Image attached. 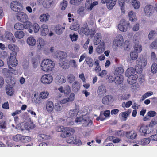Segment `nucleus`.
<instances>
[{"label": "nucleus", "instance_id": "nucleus-1", "mask_svg": "<svg viewBox=\"0 0 157 157\" xmlns=\"http://www.w3.org/2000/svg\"><path fill=\"white\" fill-rule=\"evenodd\" d=\"M91 27L89 26H88L86 24H84L83 27L80 29L78 31V33L82 35L83 34L86 35H90L91 37H93L95 33V24H94L93 20L91 21Z\"/></svg>", "mask_w": 157, "mask_h": 157}, {"label": "nucleus", "instance_id": "nucleus-2", "mask_svg": "<svg viewBox=\"0 0 157 157\" xmlns=\"http://www.w3.org/2000/svg\"><path fill=\"white\" fill-rule=\"evenodd\" d=\"M55 64L52 60L46 59L42 61L40 64L41 69L44 71H50L54 68Z\"/></svg>", "mask_w": 157, "mask_h": 157}, {"label": "nucleus", "instance_id": "nucleus-3", "mask_svg": "<svg viewBox=\"0 0 157 157\" xmlns=\"http://www.w3.org/2000/svg\"><path fill=\"white\" fill-rule=\"evenodd\" d=\"M38 93L36 90H31L30 97L32 103L35 105H39L41 102V99L38 96Z\"/></svg>", "mask_w": 157, "mask_h": 157}, {"label": "nucleus", "instance_id": "nucleus-4", "mask_svg": "<svg viewBox=\"0 0 157 157\" xmlns=\"http://www.w3.org/2000/svg\"><path fill=\"white\" fill-rule=\"evenodd\" d=\"M118 27L120 31L125 32L127 31L128 28L130 27V24L125 19H122L120 21Z\"/></svg>", "mask_w": 157, "mask_h": 157}, {"label": "nucleus", "instance_id": "nucleus-5", "mask_svg": "<svg viewBox=\"0 0 157 157\" xmlns=\"http://www.w3.org/2000/svg\"><path fill=\"white\" fill-rule=\"evenodd\" d=\"M63 132L61 134L60 136L62 137L65 138L72 136L74 134L75 130L74 128L70 127H65L64 128Z\"/></svg>", "mask_w": 157, "mask_h": 157}, {"label": "nucleus", "instance_id": "nucleus-6", "mask_svg": "<svg viewBox=\"0 0 157 157\" xmlns=\"http://www.w3.org/2000/svg\"><path fill=\"white\" fill-rule=\"evenodd\" d=\"M52 77L49 74H45L41 76L40 81L41 83L44 85H49L52 82Z\"/></svg>", "mask_w": 157, "mask_h": 157}, {"label": "nucleus", "instance_id": "nucleus-7", "mask_svg": "<svg viewBox=\"0 0 157 157\" xmlns=\"http://www.w3.org/2000/svg\"><path fill=\"white\" fill-rule=\"evenodd\" d=\"M11 9L16 12L21 11L23 9V6L20 3L16 1L12 2L10 4Z\"/></svg>", "mask_w": 157, "mask_h": 157}, {"label": "nucleus", "instance_id": "nucleus-8", "mask_svg": "<svg viewBox=\"0 0 157 157\" xmlns=\"http://www.w3.org/2000/svg\"><path fill=\"white\" fill-rule=\"evenodd\" d=\"M92 0H86L85 3V9L87 11H90L94 6L98 4V1L92 2Z\"/></svg>", "mask_w": 157, "mask_h": 157}, {"label": "nucleus", "instance_id": "nucleus-9", "mask_svg": "<svg viewBox=\"0 0 157 157\" xmlns=\"http://www.w3.org/2000/svg\"><path fill=\"white\" fill-rule=\"evenodd\" d=\"M16 17L17 20L22 22L24 23H29V22L27 21L28 19V17L23 12L18 13Z\"/></svg>", "mask_w": 157, "mask_h": 157}, {"label": "nucleus", "instance_id": "nucleus-10", "mask_svg": "<svg viewBox=\"0 0 157 157\" xmlns=\"http://www.w3.org/2000/svg\"><path fill=\"white\" fill-rule=\"evenodd\" d=\"M98 22L102 23V25L105 28H109L111 26L110 18L109 17L104 19L100 18L98 20Z\"/></svg>", "mask_w": 157, "mask_h": 157}, {"label": "nucleus", "instance_id": "nucleus-11", "mask_svg": "<svg viewBox=\"0 0 157 157\" xmlns=\"http://www.w3.org/2000/svg\"><path fill=\"white\" fill-rule=\"evenodd\" d=\"M79 112V107L78 105H76L75 108L71 109L66 114V116L68 118H72L75 117L78 114Z\"/></svg>", "mask_w": 157, "mask_h": 157}, {"label": "nucleus", "instance_id": "nucleus-12", "mask_svg": "<svg viewBox=\"0 0 157 157\" xmlns=\"http://www.w3.org/2000/svg\"><path fill=\"white\" fill-rule=\"evenodd\" d=\"M7 63L8 66H11L12 67H15L17 65L18 61L16 59L15 55L10 56L7 60Z\"/></svg>", "mask_w": 157, "mask_h": 157}, {"label": "nucleus", "instance_id": "nucleus-13", "mask_svg": "<svg viewBox=\"0 0 157 157\" xmlns=\"http://www.w3.org/2000/svg\"><path fill=\"white\" fill-rule=\"evenodd\" d=\"M123 37L121 35H118L114 39L113 42V45L117 47L121 46L123 43Z\"/></svg>", "mask_w": 157, "mask_h": 157}, {"label": "nucleus", "instance_id": "nucleus-14", "mask_svg": "<svg viewBox=\"0 0 157 157\" xmlns=\"http://www.w3.org/2000/svg\"><path fill=\"white\" fill-rule=\"evenodd\" d=\"M137 67H139L140 71H141V68L145 67L147 64V60L144 58L140 57L136 61Z\"/></svg>", "mask_w": 157, "mask_h": 157}, {"label": "nucleus", "instance_id": "nucleus-15", "mask_svg": "<svg viewBox=\"0 0 157 157\" xmlns=\"http://www.w3.org/2000/svg\"><path fill=\"white\" fill-rule=\"evenodd\" d=\"M125 136L127 139L130 140H134L137 137V132L134 130H131L125 132Z\"/></svg>", "mask_w": 157, "mask_h": 157}, {"label": "nucleus", "instance_id": "nucleus-16", "mask_svg": "<svg viewBox=\"0 0 157 157\" xmlns=\"http://www.w3.org/2000/svg\"><path fill=\"white\" fill-rule=\"evenodd\" d=\"M117 0H101L102 4H106L107 8L111 10L115 5Z\"/></svg>", "mask_w": 157, "mask_h": 157}, {"label": "nucleus", "instance_id": "nucleus-17", "mask_svg": "<svg viewBox=\"0 0 157 157\" xmlns=\"http://www.w3.org/2000/svg\"><path fill=\"white\" fill-rule=\"evenodd\" d=\"M154 12V7L151 5H146L144 8V12L145 15L147 16H150L152 15Z\"/></svg>", "mask_w": 157, "mask_h": 157}, {"label": "nucleus", "instance_id": "nucleus-18", "mask_svg": "<svg viewBox=\"0 0 157 157\" xmlns=\"http://www.w3.org/2000/svg\"><path fill=\"white\" fill-rule=\"evenodd\" d=\"M55 81L57 84L60 85L65 83L66 81L64 76L62 75H57L55 78Z\"/></svg>", "mask_w": 157, "mask_h": 157}, {"label": "nucleus", "instance_id": "nucleus-19", "mask_svg": "<svg viewBox=\"0 0 157 157\" xmlns=\"http://www.w3.org/2000/svg\"><path fill=\"white\" fill-rule=\"evenodd\" d=\"M139 132L142 135L146 136V135L149 134L150 132L149 131V128L147 125H142L139 129Z\"/></svg>", "mask_w": 157, "mask_h": 157}, {"label": "nucleus", "instance_id": "nucleus-20", "mask_svg": "<svg viewBox=\"0 0 157 157\" xmlns=\"http://www.w3.org/2000/svg\"><path fill=\"white\" fill-rule=\"evenodd\" d=\"M54 56L58 59H62L66 57L67 54L65 52L58 51L56 52Z\"/></svg>", "mask_w": 157, "mask_h": 157}, {"label": "nucleus", "instance_id": "nucleus-21", "mask_svg": "<svg viewBox=\"0 0 157 157\" xmlns=\"http://www.w3.org/2000/svg\"><path fill=\"white\" fill-rule=\"evenodd\" d=\"M14 27L15 29L17 30H22L24 28L25 29H28V31L29 30V24L28 23L24 25L21 23H16L15 24Z\"/></svg>", "mask_w": 157, "mask_h": 157}, {"label": "nucleus", "instance_id": "nucleus-22", "mask_svg": "<svg viewBox=\"0 0 157 157\" xmlns=\"http://www.w3.org/2000/svg\"><path fill=\"white\" fill-rule=\"evenodd\" d=\"M40 34L41 36H46L48 33V25L45 24H43L40 28Z\"/></svg>", "mask_w": 157, "mask_h": 157}, {"label": "nucleus", "instance_id": "nucleus-23", "mask_svg": "<svg viewBox=\"0 0 157 157\" xmlns=\"http://www.w3.org/2000/svg\"><path fill=\"white\" fill-rule=\"evenodd\" d=\"M58 90L61 93H64L65 94H67L71 92L70 87L68 85H66L64 87L61 86L58 88Z\"/></svg>", "mask_w": 157, "mask_h": 157}, {"label": "nucleus", "instance_id": "nucleus-24", "mask_svg": "<svg viewBox=\"0 0 157 157\" xmlns=\"http://www.w3.org/2000/svg\"><path fill=\"white\" fill-rule=\"evenodd\" d=\"M113 102V97L111 95H108L104 97L102 99V102L104 105H108Z\"/></svg>", "mask_w": 157, "mask_h": 157}, {"label": "nucleus", "instance_id": "nucleus-25", "mask_svg": "<svg viewBox=\"0 0 157 157\" xmlns=\"http://www.w3.org/2000/svg\"><path fill=\"white\" fill-rule=\"evenodd\" d=\"M106 92V89L105 86L101 85L99 86L97 90V94L99 96H102Z\"/></svg>", "mask_w": 157, "mask_h": 157}, {"label": "nucleus", "instance_id": "nucleus-26", "mask_svg": "<svg viewBox=\"0 0 157 157\" xmlns=\"http://www.w3.org/2000/svg\"><path fill=\"white\" fill-rule=\"evenodd\" d=\"M128 77V82L130 84L133 85L136 82L138 78L137 75L135 74L133 75Z\"/></svg>", "mask_w": 157, "mask_h": 157}, {"label": "nucleus", "instance_id": "nucleus-27", "mask_svg": "<svg viewBox=\"0 0 157 157\" xmlns=\"http://www.w3.org/2000/svg\"><path fill=\"white\" fill-rule=\"evenodd\" d=\"M54 107L53 102L51 101L47 102L45 104V108L46 111L48 113H51L53 111Z\"/></svg>", "mask_w": 157, "mask_h": 157}, {"label": "nucleus", "instance_id": "nucleus-28", "mask_svg": "<svg viewBox=\"0 0 157 157\" xmlns=\"http://www.w3.org/2000/svg\"><path fill=\"white\" fill-rule=\"evenodd\" d=\"M151 141L147 138H144L137 141V144L141 146H146L150 143Z\"/></svg>", "mask_w": 157, "mask_h": 157}, {"label": "nucleus", "instance_id": "nucleus-29", "mask_svg": "<svg viewBox=\"0 0 157 157\" xmlns=\"http://www.w3.org/2000/svg\"><path fill=\"white\" fill-rule=\"evenodd\" d=\"M39 29L40 27L38 24L37 23L31 24L30 25V33H31L33 31L35 33H37L38 32Z\"/></svg>", "mask_w": 157, "mask_h": 157}, {"label": "nucleus", "instance_id": "nucleus-30", "mask_svg": "<svg viewBox=\"0 0 157 157\" xmlns=\"http://www.w3.org/2000/svg\"><path fill=\"white\" fill-rule=\"evenodd\" d=\"M129 20L132 22H136V17L134 12L132 10L129 12L128 13Z\"/></svg>", "mask_w": 157, "mask_h": 157}, {"label": "nucleus", "instance_id": "nucleus-31", "mask_svg": "<svg viewBox=\"0 0 157 157\" xmlns=\"http://www.w3.org/2000/svg\"><path fill=\"white\" fill-rule=\"evenodd\" d=\"M2 72L5 76L7 77L6 78V82L7 83H9L10 81L9 80V79H10V78L9 76L11 75V73H10V71L7 69L4 68L2 70Z\"/></svg>", "mask_w": 157, "mask_h": 157}, {"label": "nucleus", "instance_id": "nucleus-32", "mask_svg": "<svg viewBox=\"0 0 157 157\" xmlns=\"http://www.w3.org/2000/svg\"><path fill=\"white\" fill-rule=\"evenodd\" d=\"M8 48L10 50L13 52V54L16 55L17 52H18L19 48L17 46L15 45L14 44H11L8 45Z\"/></svg>", "mask_w": 157, "mask_h": 157}, {"label": "nucleus", "instance_id": "nucleus-33", "mask_svg": "<svg viewBox=\"0 0 157 157\" xmlns=\"http://www.w3.org/2000/svg\"><path fill=\"white\" fill-rule=\"evenodd\" d=\"M80 83L78 81H75L74 82L72 85V89L74 92H77L80 90Z\"/></svg>", "mask_w": 157, "mask_h": 157}, {"label": "nucleus", "instance_id": "nucleus-34", "mask_svg": "<svg viewBox=\"0 0 157 157\" xmlns=\"http://www.w3.org/2000/svg\"><path fill=\"white\" fill-rule=\"evenodd\" d=\"M49 92L47 90L40 92L39 93V97L42 100H46L49 96Z\"/></svg>", "mask_w": 157, "mask_h": 157}, {"label": "nucleus", "instance_id": "nucleus-35", "mask_svg": "<svg viewBox=\"0 0 157 157\" xmlns=\"http://www.w3.org/2000/svg\"><path fill=\"white\" fill-rule=\"evenodd\" d=\"M92 123V122L89 117H87L84 118V119L83 120L81 124H82V126L86 127L91 125Z\"/></svg>", "mask_w": 157, "mask_h": 157}, {"label": "nucleus", "instance_id": "nucleus-36", "mask_svg": "<svg viewBox=\"0 0 157 157\" xmlns=\"http://www.w3.org/2000/svg\"><path fill=\"white\" fill-rule=\"evenodd\" d=\"M104 50H105V43L104 42L101 43L96 48V51L97 53L99 54L102 53Z\"/></svg>", "mask_w": 157, "mask_h": 157}, {"label": "nucleus", "instance_id": "nucleus-37", "mask_svg": "<svg viewBox=\"0 0 157 157\" xmlns=\"http://www.w3.org/2000/svg\"><path fill=\"white\" fill-rule=\"evenodd\" d=\"M64 29V27H63L60 25H57L55 28V31L57 34H61L63 33V31Z\"/></svg>", "mask_w": 157, "mask_h": 157}, {"label": "nucleus", "instance_id": "nucleus-38", "mask_svg": "<svg viewBox=\"0 0 157 157\" xmlns=\"http://www.w3.org/2000/svg\"><path fill=\"white\" fill-rule=\"evenodd\" d=\"M50 17L48 14H43L40 16V20L41 22H46L48 21Z\"/></svg>", "mask_w": 157, "mask_h": 157}, {"label": "nucleus", "instance_id": "nucleus-39", "mask_svg": "<svg viewBox=\"0 0 157 157\" xmlns=\"http://www.w3.org/2000/svg\"><path fill=\"white\" fill-rule=\"evenodd\" d=\"M5 37L6 38L9 40L14 42V38L13 35L10 32H6L5 33Z\"/></svg>", "mask_w": 157, "mask_h": 157}, {"label": "nucleus", "instance_id": "nucleus-40", "mask_svg": "<svg viewBox=\"0 0 157 157\" xmlns=\"http://www.w3.org/2000/svg\"><path fill=\"white\" fill-rule=\"evenodd\" d=\"M101 36L99 33H97L94 37V44L97 45L101 41Z\"/></svg>", "mask_w": 157, "mask_h": 157}, {"label": "nucleus", "instance_id": "nucleus-41", "mask_svg": "<svg viewBox=\"0 0 157 157\" xmlns=\"http://www.w3.org/2000/svg\"><path fill=\"white\" fill-rule=\"evenodd\" d=\"M52 2L51 0H44L43 2V6L46 8H49L52 6Z\"/></svg>", "mask_w": 157, "mask_h": 157}, {"label": "nucleus", "instance_id": "nucleus-42", "mask_svg": "<svg viewBox=\"0 0 157 157\" xmlns=\"http://www.w3.org/2000/svg\"><path fill=\"white\" fill-rule=\"evenodd\" d=\"M135 70L133 67H130L127 69L126 71L125 75L127 77L133 75L134 74Z\"/></svg>", "mask_w": 157, "mask_h": 157}, {"label": "nucleus", "instance_id": "nucleus-43", "mask_svg": "<svg viewBox=\"0 0 157 157\" xmlns=\"http://www.w3.org/2000/svg\"><path fill=\"white\" fill-rule=\"evenodd\" d=\"M127 0H118V3L120 6L122 13H125V10H124V5H125V2Z\"/></svg>", "mask_w": 157, "mask_h": 157}, {"label": "nucleus", "instance_id": "nucleus-44", "mask_svg": "<svg viewBox=\"0 0 157 157\" xmlns=\"http://www.w3.org/2000/svg\"><path fill=\"white\" fill-rule=\"evenodd\" d=\"M14 36L16 38L20 39L23 38L24 34L22 31H17L15 33Z\"/></svg>", "mask_w": 157, "mask_h": 157}, {"label": "nucleus", "instance_id": "nucleus-45", "mask_svg": "<svg viewBox=\"0 0 157 157\" xmlns=\"http://www.w3.org/2000/svg\"><path fill=\"white\" fill-rule=\"evenodd\" d=\"M132 5L135 9H138L140 7V3L137 0H134L132 2Z\"/></svg>", "mask_w": 157, "mask_h": 157}, {"label": "nucleus", "instance_id": "nucleus-46", "mask_svg": "<svg viewBox=\"0 0 157 157\" xmlns=\"http://www.w3.org/2000/svg\"><path fill=\"white\" fill-rule=\"evenodd\" d=\"M157 124V116L152 119L151 120L150 123L149 124V127L150 128H153L154 126Z\"/></svg>", "mask_w": 157, "mask_h": 157}, {"label": "nucleus", "instance_id": "nucleus-47", "mask_svg": "<svg viewBox=\"0 0 157 157\" xmlns=\"http://www.w3.org/2000/svg\"><path fill=\"white\" fill-rule=\"evenodd\" d=\"M7 94L9 96H12L13 94L14 90L13 87L10 86H7L6 90Z\"/></svg>", "mask_w": 157, "mask_h": 157}, {"label": "nucleus", "instance_id": "nucleus-48", "mask_svg": "<svg viewBox=\"0 0 157 157\" xmlns=\"http://www.w3.org/2000/svg\"><path fill=\"white\" fill-rule=\"evenodd\" d=\"M128 115L129 113L128 111L120 113L119 114V117L122 118L123 121H126Z\"/></svg>", "mask_w": 157, "mask_h": 157}, {"label": "nucleus", "instance_id": "nucleus-49", "mask_svg": "<svg viewBox=\"0 0 157 157\" xmlns=\"http://www.w3.org/2000/svg\"><path fill=\"white\" fill-rule=\"evenodd\" d=\"M59 121H60L61 122L64 124L65 125H72L74 124V122H73V121H72L71 122H68V119H65L62 118L60 119V120Z\"/></svg>", "mask_w": 157, "mask_h": 157}, {"label": "nucleus", "instance_id": "nucleus-50", "mask_svg": "<svg viewBox=\"0 0 157 157\" xmlns=\"http://www.w3.org/2000/svg\"><path fill=\"white\" fill-rule=\"evenodd\" d=\"M79 26L78 23V22L77 21L75 22L70 26V29L73 30H77L79 29Z\"/></svg>", "mask_w": 157, "mask_h": 157}, {"label": "nucleus", "instance_id": "nucleus-51", "mask_svg": "<svg viewBox=\"0 0 157 157\" xmlns=\"http://www.w3.org/2000/svg\"><path fill=\"white\" fill-rule=\"evenodd\" d=\"M49 137H50L49 136L43 134L39 135L38 136L39 140L40 141L47 140L49 139Z\"/></svg>", "mask_w": 157, "mask_h": 157}, {"label": "nucleus", "instance_id": "nucleus-52", "mask_svg": "<svg viewBox=\"0 0 157 157\" xmlns=\"http://www.w3.org/2000/svg\"><path fill=\"white\" fill-rule=\"evenodd\" d=\"M123 78L122 76H117L115 77L114 82L116 84H121L123 81Z\"/></svg>", "mask_w": 157, "mask_h": 157}, {"label": "nucleus", "instance_id": "nucleus-53", "mask_svg": "<svg viewBox=\"0 0 157 157\" xmlns=\"http://www.w3.org/2000/svg\"><path fill=\"white\" fill-rule=\"evenodd\" d=\"M23 137L24 136H22L20 134H17L13 136V139L14 141L17 142L21 141Z\"/></svg>", "mask_w": 157, "mask_h": 157}, {"label": "nucleus", "instance_id": "nucleus-54", "mask_svg": "<svg viewBox=\"0 0 157 157\" xmlns=\"http://www.w3.org/2000/svg\"><path fill=\"white\" fill-rule=\"evenodd\" d=\"M39 44L38 45V48L39 49H41L43 46L45 45V41L41 38H39L38 39Z\"/></svg>", "mask_w": 157, "mask_h": 157}, {"label": "nucleus", "instance_id": "nucleus-55", "mask_svg": "<svg viewBox=\"0 0 157 157\" xmlns=\"http://www.w3.org/2000/svg\"><path fill=\"white\" fill-rule=\"evenodd\" d=\"M123 72V69L121 67H117L115 69L114 71V74L115 75H120Z\"/></svg>", "mask_w": 157, "mask_h": 157}, {"label": "nucleus", "instance_id": "nucleus-56", "mask_svg": "<svg viewBox=\"0 0 157 157\" xmlns=\"http://www.w3.org/2000/svg\"><path fill=\"white\" fill-rule=\"evenodd\" d=\"M54 109L57 112H60L63 109V106L60 105L59 103H56Z\"/></svg>", "mask_w": 157, "mask_h": 157}, {"label": "nucleus", "instance_id": "nucleus-57", "mask_svg": "<svg viewBox=\"0 0 157 157\" xmlns=\"http://www.w3.org/2000/svg\"><path fill=\"white\" fill-rule=\"evenodd\" d=\"M151 71L153 74H156L157 73V64L156 63L154 62L152 64Z\"/></svg>", "mask_w": 157, "mask_h": 157}, {"label": "nucleus", "instance_id": "nucleus-58", "mask_svg": "<svg viewBox=\"0 0 157 157\" xmlns=\"http://www.w3.org/2000/svg\"><path fill=\"white\" fill-rule=\"evenodd\" d=\"M142 46L140 44H135L134 46V50L137 52H140L142 50Z\"/></svg>", "mask_w": 157, "mask_h": 157}, {"label": "nucleus", "instance_id": "nucleus-59", "mask_svg": "<svg viewBox=\"0 0 157 157\" xmlns=\"http://www.w3.org/2000/svg\"><path fill=\"white\" fill-rule=\"evenodd\" d=\"M153 95V92L152 91H148L146 92L142 97V100H144L147 98L148 97L151 96Z\"/></svg>", "mask_w": 157, "mask_h": 157}, {"label": "nucleus", "instance_id": "nucleus-60", "mask_svg": "<svg viewBox=\"0 0 157 157\" xmlns=\"http://www.w3.org/2000/svg\"><path fill=\"white\" fill-rule=\"evenodd\" d=\"M85 62L90 67H92L93 66V61L91 58H86L85 59Z\"/></svg>", "mask_w": 157, "mask_h": 157}, {"label": "nucleus", "instance_id": "nucleus-61", "mask_svg": "<svg viewBox=\"0 0 157 157\" xmlns=\"http://www.w3.org/2000/svg\"><path fill=\"white\" fill-rule=\"evenodd\" d=\"M138 53L136 52H132L130 54L131 59L132 60L136 59L138 57Z\"/></svg>", "mask_w": 157, "mask_h": 157}, {"label": "nucleus", "instance_id": "nucleus-62", "mask_svg": "<svg viewBox=\"0 0 157 157\" xmlns=\"http://www.w3.org/2000/svg\"><path fill=\"white\" fill-rule=\"evenodd\" d=\"M132 104V102L131 101H128L126 102H123L122 104V107L123 108L126 107L128 108Z\"/></svg>", "mask_w": 157, "mask_h": 157}, {"label": "nucleus", "instance_id": "nucleus-63", "mask_svg": "<svg viewBox=\"0 0 157 157\" xmlns=\"http://www.w3.org/2000/svg\"><path fill=\"white\" fill-rule=\"evenodd\" d=\"M140 39V33L139 32H138L135 34L133 37V40L135 42H138Z\"/></svg>", "mask_w": 157, "mask_h": 157}, {"label": "nucleus", "instance_id": "nucleus-64", "mask_svg": "<svg viewBox=\"0 0 157 157\" xmlns=\"http://www.w3.org/2000/svg\"><path fill=\"white\" fill-rule=\"evenodd\" d=\"M151 49H157V40L151 43L149 47Z\"/></svg>", "mask_w": 157, "mask_h": 157}]
</instances>
